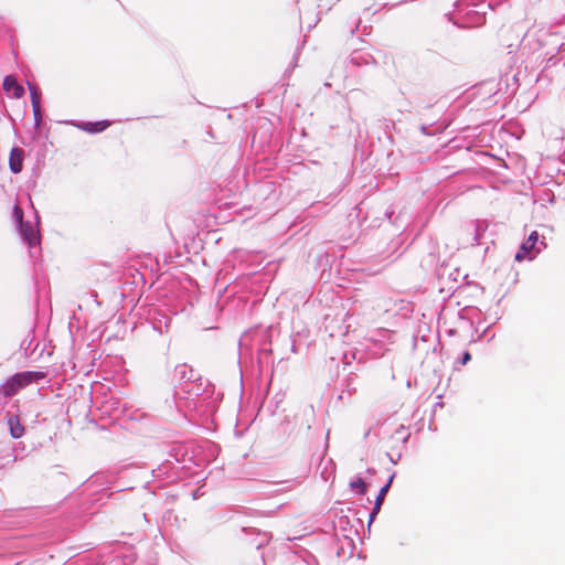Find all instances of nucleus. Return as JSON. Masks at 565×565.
Instances as JSON below:
<instances>
[{
	"label": "nucleus",
	"mask_w": 565,
	"mask_h": 565,
	"mask_svg": "<svg viewBox=\"0 0 565 565\" xmlns=\"http://www.w3.org/2000/svg\"><path fill=\"white\" fill-rule=\"evenodd\" d=\"M471 360V354L466 351L462 355V359H461V364L465 365L467 364L469 361Z\"/></svg>",
	"instance_id": "obj_11"
},
{
	"label": "nucleus",
	"mask_w": 565,
	"mask_h": 565,
	"mask_svg": "<svg viewBox=\"0 0 565 565\" xmlns=\"http://www.w3.org/2000/svg\"><path fill=\"white\" fill-rule=\"evenodd\" d=\"M43 374L35 372H21L14 374L4 384L1 385L0 392L4 397L15 395L20 390L24 388L33 381L42 379Z\"/></svg>",
	"instance_id": "obj_1"
},
{
	"label": "nucleus",
	"mask_w": 565,
	"mask_h": 565,
	"mask_svg": "<svg viewBox=\"0 0 565 565\" xmlns=\"http://www.w3.org/2000/svg\"><path fill=\"white\" fill-rule=\"evenodd\" d=\"M3 89L14 98H21L24 95V88L18 83L17 78L9 75L3 81Z\"/></svg>",
	"instance_id": "obj_3"
},
{
	"label": "nucleus",
	"mask_w": 565,
	"mask_h": 565,
	"mask_svg": "<svg viewBox=\"0 0 565 565\" xmlns=\"http://www.w3.org/2000/svg\"><path fill=\"white\" fill-rule=\"evenodd\" d=\"M9 166L13 173H19L23 166V150L21 148H13L9 157Z\"/></svg>",
	"instance_id": "obj_5"
},
{
	"label": "nucleus",
	"mask_w": 565,
	"mask_h": 565,
	"mask_svg": "<svg viewBox=\"0 0 565 565\" xmlns=\"http://www.w3.org/2000/svg\"><path fill=\"white\" fill-rule=\"evenodd\" d=\"M350 487L361 494H364L366 492V483L362 478H358L356 480L352 481L350 483Z\"/></svg>",
	"instance_id": "obj_9"
},
{
	"label": "nucleus",
	"mask_w": 565,
	"mask_h": 565,
	"mask_svg": "<svg viewBox=\"0 0 565 565\" xmlns=\"http://www.w3.org/2000/svg\"><path fill=\"white\" fill-rule=\"evenodd\" d=\"M539 239L537 232H532L529 236V238L521 245L518 253L515 254V260L516 262H523L530 252L534 248L536 242Z\"/></svg>",
	"instance_id": "obj_2"
},
{
	"label": "nucleus",
	"mask_w": 565,
	"mask_h": 565,
	"mask_svg": "<svg viewBox=\"0 0 565 565\" xmlns=\"http://www.w3.org/2000/svg\"><path fill=\"white\" fill-rule=\"evenodd\" d=\"M392 480H393V477H391L388 482L384 487L381 488V490H380V492H379V494L376 497L373 511H372V513L370 515V521H372L375 518V515L380 512L382 503L384 501V498H385V495H386V493H387V491H388V489L391 487Z\"/></svg>",
	"instance_id": "obj_6"
},
{
	"label": "nucleus",
	"mask_w": 565,
	"mask_h": 565,
	"mask_svg": "<svg viewBox=\"0 0 565 565\" xmlns=\"http://www.w3.org/2000/svg\"><path fill=\"white\" fill-rule=\"evenodd\" d=\"M13 213L17 220L22 221L23 218V211L20 206L15 205L13 209Z\"/></svg>",
	"instance_id": "obj_10"
},
{
	"label": "nucleus",
	"mask_w": 565,
	"mask_h": 565,
	"mask_svg": "<svg viewBox=\"0 0 565 565\" xmlns=\"http://www.w3.org/2000/svg\"><path fill=\"white\" fill-rule=\"evenodd\" d=\"M111 122L109 120H100V121H86L78 125L79 129L86 131L88 134H97L107 129Z\"/></svg>",
	"instance_id": "obj_4"
},
{
	"label": "nucleus",
	"mask_w": 565,
	"mask_h": 565,
	"mask_svg": "<svg viewBox=\"0 0 565 565\" xmlns=\"http://www.w3.org/2000/svg\"><path fill=\"white\" fill-rule=\"evenodd\" d=\"M31 92V102L35 117L40 116V94L35 86L29 85Z\"/></svg>",
	"instance_id": "obj_8"
},
{
	"label": "nucleus",
	"mask_w": 565,
	"mask_h": 565,
	"mask_svg": "<svg viewBox=\"0 0 565 565\" xmlns=\"http://www.w3.org/2000/svg\"><path fill=\"white\" fill-rule=\"evenodd\" d=\"M8 426L13 438H20L24 433V427L21 425L18 416H10L8 418Z\"/></svg>",
	"instance_id": "obj_7"
}]
</instances>
